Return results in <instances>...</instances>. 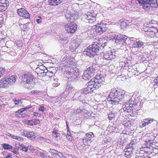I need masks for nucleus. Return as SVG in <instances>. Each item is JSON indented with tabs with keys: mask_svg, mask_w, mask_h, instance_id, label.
Segmentation results:
<instances>
[{
	"mask_svg": "<svg viewBox=\"0 0 158 158\" xmlns=\"http://www.w3.org/2000/svg\"><path fill=\"white\" fill-rule=\"evenodd\" d=\"M105 82V78L101 75H97L95 78L92 79L87 83V86L84 89L80 90L76 93V95L87 94H91L95 89H98Z\"/></svg>",
	"mask_w": 158,
	"mask_h": 158,
	"instance_id": "f257e3e1",
	"label": "nucleus"
},
{
	"mask_svg": "<svg viewBox=\"0 0 158 158\" xmlns=\"http://www.w3.org/2000/svg\"><path fill=\"white\" fill-rule=\"evenodd\" d=\"M102 43H95L90 45L83 52V54L86 55L90 58L94 57L98 53L100 50H102L106 45L108 40L103 39Z\"/></svg>",
	"mask_w": 158,
	"mask_h": 158,
	"instance_id": "f03ea898",
	"label": "nucleus"
},
{
	"mask_svg": "<svg viewBox=\"0 0 158 158\" xmlns=\"http://www.w3.org/2000/svg\"><path fill=\"white\" fill-rule=\"evenodd\" d=\"M34 79V75L31 73L28 72L22 76L20 84L25 88L31 89L35 84V81H33Z\"/></svg>",
	"mask_w": 158,
	"mask_h": 158,
	"instance_id": "7ed1b4c3",
	"label": "nucleus"
},
{
	"mask_svg": "<svg viewBox=\"0 0 158 158\" xmlns=\"http://www.w3.org/2000/svg\"><path fill=\"white\" fill-rule=\"evenodd\" d=\"M124 94V93L120 90L114 89L110 92L107 99L112 104L118 103L123 99Z\"/></svg>",
	"mask_w": 158,
	"mask_h": 158,
	"instance_id": "20e7f679",
	"label": "nucleus"
},
{
	"mask_svg": "<svg viewBox=\"0 0 158 158\" xmlns=\"http://www.w3.org/2000/svg\"><path fill=\"white\" fill-rule=\"evenodd\" d=\"M140 5L146 11L152 10L158 6V0H137Z\"/></svg>",
	"mask_w": 158,
	"mask_h": 158,
	"instance_id": "39448f33",
	"label": "nucleus"
},
{
	"mask_svg": "<svg viewBox=\"0 0 158 158\" xmlns=\"http://www.w3.org/2000/svg\"><path fill=\"white\" fill-rule=\"evenodd\" d=\"M98 13V11L95 10L94 8V10L87 12L82 19L86 23H93L96 20V18Z\"/></svg>",
	"mask_w": 158,
	"mask_h": 158,
	"instance_id": "423d86ee",
	"label": "nucleus"
},
{
	"mask_svg": "<svg viewBox=\"0 0 158 158\" xmlns=\"http://www.w3.org/2000/svg\"><path fill=\"white\" fill-rule=\"evenodd\" d=\"M64 61L63 62V64L64 65V68L66 70L67 76L72 75L73 73L77 74V72H79V70L76 67L73 68L72 67V65L73 62L67 60L66 63H64Z\"/></svg>",
	"mask_w": 158,
	"mask_h": 158,
	"instance_id": "0eeeda50",
	"label": "nucleus"
},
{
	"mask_svg": "<svg viewBox=\"0 0 158 158\" xmlns=\"http://www.w3.org/2000/svg\"><path fill=\"white\" fill-rule=\"evenodd\" d=\"M80 90H79V91ZM79 90L76 92V90L75 89V88L73 87L72 85L71 84H67L66 85V89L64 91L63 93L62 94V96H64V97H67V96L70 94V95H73V94L75 93L74 96L76 95L78 96V98H79L81 97H82L83 95H85V94H81V95H78V94L76 95V93L78 92ZM81 98H80V99Z\"/></svg>",
	"mask_w": 158,
	"mask_h": 158,
	"instance_id": "6e6552de",
	"label": "nucleus"
},
{
	"mask_svg": "<svg viewBox=\"0 0 158 158\" xmlns=\"http://www.w3.org/2000/svg\"><path fill=\"white\" fill-rule=\"evenodd\" d=\"M148 25L147 26L144 27L143 28L144 31L146 32L145 34L148 36L151 37H154L155 31L157 30V27L154 25H152V24L151 23Z\"/></svg>",
	"mask_w": 158,
	"mask_h": 158,
	"instance_id": "1a4fd4ad",
	"label": "nucleus"
},
{
	"mask_svg": "<svg viewBox=\"0 0 158 158\" xmlns=\"http://www.w3.org/2000/svg\"><path fill=\"white\" fill-rule=\"evenodd\" d=\"M74 21H69V22L64 26L65 31L68 33H73L76 31L77 25Z\"/></svg>",
	"mask_w": 158,
	"mask_h": 158,
	"instance_id": "9d476101",
	"label": "nucleus"
},
{
	"mask_svg": "<svg viewBox=\"0 0 158 158\" xmlns=\"http://www.w3.org/2000/svg\"><path fill=\"white\" fill-rule=\"evenodd\" d=\"M106 24L105 23H101L95 25L94 30L96 33L101 34L107 30Z\"/></svg>",
	"mask_w": 158,
	"mask_h": 158,
	"instance_id": "9b49d317",
	"label": "nucleus"
},
{
	"mask_svg": "<svg viewBox=\"0 0 158 158\" xmlns=\"http://www.w3.org/2000/svg\"><path fill=\"white\" fill-rule=\"evenodd\" d=\"M127 38V36L122 35V36L117 43V45L118 47H119L122 49L126 48L127 44L126 42Z\"/></svg>",
	"mask_w": 158,
	"mask_h": 158,
	"instance_id": "f8f14e48",
	"label": "nucleus"
},
{
	"mask_svg": "<svg viewBox=\"0 0 158 158\" xmlns=\"http://www.w3.org/2000/svg\"><path fill=\"white\" fill-rule=\"evenodd\" d=\"M65 17L67 20L69 21L75 20L78 17V15L75 11L72 10L71 11H67L65 12Z\"/></svg>",
	"mask_w": 158,
	"mask_h": 158,
	"instance_id": "ddd939ff",
	"label": "nucleus"
},
{
	"mask_svg": "<svg viewBox=\"0 0 158 158\" xmlns=\"http://www.w3.org/2000/svg\"><path fill=\"white\" fill-rule=\"evenodd\" d=\"M94 135L92 132L90 133H87L84 137L82 141L85 145H88L91 143L93 141V138Z\"/></svg>",
	"mask_w": 158,
	"mask_h": 158,
	"instance_id": "4468645a",
	"label": "nucleus"
},
{
	"mask_svg": "<svg viewBox=\"0 0 158 158\" xmlns=\"http://www.w3.org/2000/svg\"><path fill=\"white\" fill-rule=\"evenodd\" d=\"M86 70L89 71L91 74L94 76L95 73L98 70V66L96 64L93 63L90 66H87Z\"/></svg>",
	"mask_w": 158,
	"mask_h": 158,
	"instance_id": "2eb2a0df",
	"label": "nucleus"
},
{
	"mask_svg": "<svg viewBox=\"0 0 158 158\" xmlns=\"http://www.w3.org/2000/svg\"><path fill=\"white\" fill-rule=\"evenodd\" d=\"M18 14L20 16L24 17L26 19H29L30 15L28 12L23 8H21L17 10Z\"/></svg>",
	"mask_w": 158,
	"mask_h": 158,
	"instance_id": "dca6fc26",
	"label": "nucleus"
},
{
	"mask_svg": "<svg viewBox=\"0 0 158 158\" xmlns=\"http://www.w3.org/2000/svg\"><path fill=\"white\" fill-rule=\"evenodd\" d=\"M132 39H134L132 38ZM134 40H134V42L132 44V48H143L144 43L142 41H140L139 39H134Z\"/></svg>",
	"mask_w": 158,
	"mask_h": 158,
	"instance_id": "f3484780",
	"label": "nucleus"
},
{
	"mask_svg": "<svg viewBox=\"0 0 158 158\" xmlns=\"http://www.w3.org/2000/svg\"><path fill=\"white\" fill-rule=\"evenodd\" d=\"M79 75V72H77V74L73 73L72 75L66 76V77L69 81L76 82L78 79Z\"/></svg>",
	"mask_w": 158,
	"mask_h": 158,
	"instance_id": "a211bd4d",
	"label": "nucleus"
},
{
	"mask_svg": "<svg viewBox=\"0 0 158 158\" xmlns=\"http://www.w3.org/2000/svg\"><path fill=\"white\" fill-rule=\"evenodd\" d=\"M89 71L86 70H85L83 75H82V78L85 80H89L91 77L94 76Z\"/></svg>",
	"mask_w": 158,
	"mask_h": 158,
	"instance_id": "6ab92c4d",
	"label": "nucleus"
},
{
	"mask_svg": "<svg viewBox=\"0 0 158 158\" xmlns=\"http://www.w3.org/2000/svg\"><path fill=\"white\" fill-rule=\"evenodd\" d=\"M23 134L25 136L27 137L29 139L31 140H33L35 139V136L34 133L32 132H29L27 131H25Z\"/></svg>",
	"mask_w": 158,
	"mask_h": 158,
	"instance_id": "aec40b11",
	"label": "nucleus"
},
{
	"mask_svg": "<svg viewBox=\"0 0 158 158\" xmlns=\"http://www.w3.org/2000/svg\"><path fill=\"white\" fill-rule=\"evenodd\" d=\"M78 44L77 43L72 42L69 44V49L71 52L76 51L77 48L78 47Z\"/></svg>",
	"mask_w": 158,
	"mask_h": 158,
	"instance_id": "412c9836",
	"label": "nucleus"
},
{
	"mask_svg": "<svg viewBox=\"0 0 158 158\" xmlns=\"http://www.w3.org/2000/svg\"><path fill=\"white\" fill-rule=\"evenodd\" d=\"M60 42L63 44H66L69 41V38L63 35H60L59 37Z\"/></svg>",
	"mask_w": 158,
	"mask_h": 158,
	"instance_id": "4be33fe9",
	"label": "nucleus"
},
{
	"mask_svg": "<svg viewBox=\"0 0 158 158\" xmlns=\"http://www.w3.org/2000/svg\"><path fill=\"white\" fill-rule=\"evenodd\" d=\"M153 120H154L153 119H150L149 118H147L144 119L142 125V127H145L149 124L152 123L153 122Z\"/></svg>",
	"mask_w": 158,
	"mask_h": 158,
	"instance_id": "5701e85b",
	"label": "nucleus"
},
{
	"mask_svg": "<svg viewBox=\"0 0 158 158\" xmlns=\"http://www.w3.org/2000/svg\"><path fill=\"white\" fill-rule=\"evenodd\" d=\"M113 53L112 52L110 51L106 53L104 56V58L107 60H111L112 59H114L113 56Z\"/></svg>",
	"mask_w": 158,
	"mask_h": 158,
	"instance_id": "b1692460",
	"label": "nucleus"
},
{
	"mask_svg": "<svg viewBox=\"0 0 158 158\" xmlns=\"http://www.w3.org/2000/svg\"><path fill=\"white\" fill-rule=\"evenodd\" d=\"M138 101L139 100L137 98H136L135 97L132 96L130 100H129V102H131L132 104V105L134 106V108H136V107H137V105L138 102Z\"/></svg>",
	"mask_w": 158,
	"mask_h": 158,
	"instance_id": "393cba45",
	"label": "nucleus"
},
{
	"mask_svg": "<svg viewBox=\"0 0 158 158\" xmlns=\"http://www.w3.org/2000/svg\"><path fill=\"white\" fill-rule=\"evenodd\" d=\"M6 79L7 81L8 82L9 85L13 84L16 81V78L13 75H9Z\"/></svg>",
	"mask_w": 158,
	"mask_h": 158,
	"instance_id": "a878e982",
	"label": "nucleus"
},
{
	"mask_svg": "<svg viewBox=\"0 0 158 158\" xmlns=\"http://www.w3.org/2000/svg\"><path fill=\"white\" fill-rule=\"evenodd\" d=\"M63 0H49L48 4L51 6H56L60 3Z\"/></svg>",
	"mask_w": 158,
	"mask_h": 158,
	"instance_id": "bb28decb",
	"label": "nucleus"
},
{
	"mask_svg": "<svg viewBox=\"0 0 158 158\" xmlns=\"http://www.w3.org/2000/svg\"><path fill=\"white\" fill-rule=\"evenodd\" d=\"M8 85H9V84L6 78L1 82L0 84V86L3 88H5Z\"/></svg>",
	"mask_w": 158,
	"mask_h": 158,
	"instance_id": "cd10ccee",
	"label": "nucleus"
},
{
	"mask_svg": "<svg viewBox=\"0 0 158 158\" xmlns=\"http://www.w3.org/2000/svg\"><path fill=\"white\" fill-rule=\"evenodd\" d=\"M3 148L5 150H9L12 149L13 148L12 146L9 144L6 143H3L2 144Z\"/></svg>",
	"mask_w": 158,
	"mask_h": 158,
	"instance_id": "c85d7f7f",
	"label": "nucleus"
},
{
	"mask_svg": "<svg viewBox=\"0 0 158 158\" xmlns=\"http://www.w3.org/2000/svg\"><path fill=\"white\" fill-rule=\"evenodd\" d=\"M136 108H134V106H132L130 105L126 109V110H123L125 111H127V112H130L132 110L133 111L132 112H133V110H135Z\"/></svg>",
	"mask_w": 158,
	"mask_h": 158,
	"instance_id": "c756f323",
	"label": "nucleus"
},
{
	"mask_svg": "<svg viewBox=\"0 0 158 158\" xmlns=\"http://www.w3.org/2000/svg\"><path fill=\"white\" fill-rule=\"evenodd\" d=\"M9 1L7 0H0V6L2 5L9 6Z\"/></svg>",
	"mask_w": 158,
	"mask_h": 158,
	"instance_id": "7c9ffc66",
	"label": "nucleus"
},
{
	"mask_svg": "<svg viewBox=\"0 0 158 158\" xmlns=\"http://www.w3.org/2000/svg\"><path fill=\"white\" fill-rule=\"evenodd\" d=\"M115 115L114 113L111 112L110 113H109L108 115V119L111 120L113 118H114L115 117Z\"/></svg>",
	"mask_w": 158,
	"mask_h": 158,
	"instance_id": "2f4dec72",
	"label": "nucleus"
},
{
	"mask_svg": "<svg viewBox=\"0 0 158 158\" xmlns=\"http://www.w3.org/2000/svg\"><path fill=\"white\" fill-rule=\"evenodd\" d=\"M6 73L5 69L3 68L0 67V78Z\"/></svg>",
	"mask_w": 158,
	"mask_h": 158,
	"instance_id": "473e14b6",
	"label": "nucleus"
},
{
	"mask_svg": "<svg viewBox=\"0 0 158 158\" xmlns=\"http://www.w3.org/2000/svg\"><path fill=\"white\" fill-rule=\"evenodd\" d=\"M131 105L132 106H133L132 104L131 103V102H129V104L127 103H126L125 104L123 105V110H126V109L127 108V107H128L130 106Z\"/></svg>",
	"mask_w": 158,
	"mask_h": 158,
	"instance_id": "72a5a7b5",
	"label": "nucleus"
},
{
	"mask_svg": "<svg viewBox=\"0 0 158 158\" xmlns=\"http://www.w3.org/2000/svg\"><path fill=\"white\" fill-rule=\"evenodd\" d=\"M31 93L32 94H35L36 95H40L41 94V92L40 90H33L31 92Z\"/></svg>",
	"mask_w": 158,
	"mask_h": 158,
	"instance_id": "f704fd0d",
	"label": "nucleus"
},
{
	"mask_svg": "<svg viewBox=\"0 0 158 158\" xmlns=\"http://www.w3.org/2000/svg\"><path fill=\"white\" fill-rule=\"evenodd\" d=\"M126 21H123L121 22L120 26L122 27H125L127 26L128 25V24L126 22Z\"/></svg>",
	"mask_w": 158,
	"mask_h": 158,
	"instance_id": "c9c22d12",
	"label": "nucleus"
},
{
	"mask_svg": "<svg viewBox=\"0 0 158 158\" xmlns=\"http://www.w3.org/2000/svg\"><path fill=\"white\" fill-rule=\"evenodd\" d=\"M116 37L115 42L116 43H117L118 41H119V39L122 36V35H121L120 34H117L116 35Z\"/></svg>",
	"mask_w": 158,
	"mask_h": 158,
	"instance_id": "e433bc0d",
	"label": "nucleus"
},
{
	"mask_svg": "<svg viewBox=\"0 0 158 158\" xmlns=\"http://www.w3.org/2000/svg\"><path fill=\"white\" fill-rule=\"evenodd\" d=\"M57 151L52 149H50L49 150V152L51 153L53 156H54Z\"/></svg>",
	"mask_w": 158,
	"mask_h": 158,
	"instance_id": "4c0bfd02",
	"label": "nucleus"
},
{
	"mask_svg": "<svg viewBox=\"0 0 158 158\" xmlns=\"http://www.w3.org/2000/svg\"><path fill=\"white\" fill-rule=\"evenodd\" d=\"M116 35L117 34H112L110 35V39L114 41H115Z\"/></svg>",
	"mask_w": 158,
	"mask_h": 158,
	"instance_id": "58836bf2",
	"label": "nucleus"
},
{
	"mask_svg": "<svg viewBox=\"0 0 158 158\" xmlns=\"http://www.w3.org/2000/svg\"><path fill=\"white\" fill-rule=\"evenodd\" d=\"M57 131V130H55L52 132V135L54 137L56 138L57 137L59 136V133H58Z\"/></svg>",
	"mask_w": 158,
	"mask_h": 158,
	"instance_id": "ea45409f",
	"label": "nucleus"
},
{
	"mask_svg": "<svg viewBox=\"0 0 158 158\" xmlns=\"http://www.w3.org/2000/svg\"><path fill=\"white\" fill-rule=\"evenodd\" d=\"M29 24V22H28L24 24V25L23 26V29H24L23 30V31H26L29 28V27L28 26V24Z\"/></svg>",
	"mask_w": 158,
	"mask_h": 158,
	"instance_id": "a19ab883",
	"label": "nucleus"
},
{
	"mask_svg": "<svg viewBox=\"0 0 158 158\" xmlns=\"http://www.w3.org/2000/svg\"><path fill=\"white\" fill-rule=\"evenodd\" d=\"M27 123L28 125H29L30 126H33L34 125V122L33 120V119H32L31 120H27Z\"/></svg>",
	"mask_w": 158,
	"mask_h": 158,
	"instance_id": "79ce46f5",
	"label": "nucleus"
},
{
	"mask_svg": "<svg viewBox=\"0 0 158 158\" xmlns=\"http://www.w3.org/2000/svg\"><path fill=\"white\" fill-rule=\"evenodd\" d=\"M45 72L44 71V69H41L39 71V73H38V74H40V76H44L45 74Z\"/></svg>",
	"mask_w": 158,
	"mask_h": 158,
	"instance_id": "37998d69",
	"label": "nucleus"
},
{
	"mask_svg": "<svg viewBox=\"0 0 158 158\" xmlns=\"http://www.w3.org/2000/svg\"><path fill=\"white\" fill-rule=\"evenodd\" d=\"M48 72H45V75L48 77H52L53 76V73H49L48 70H47Z\"/></svg>",
	"mask_w": 158,
	"mask_h": 158,
	"instance_id": "c03bdc74",
	"label": "nucleus"
},
{
	"mask_svg": "<svg viewBox=\"0 0 158 158\" xmlns=\"http://www.w3.org/2000/svg\"><path fill=\"white\" fill-rule=\"evenodd\" d=\"M40 139L41 140L44 141V142H46L48 143H49V141H50L49 140L42 137H40Z\"/></svg>",
	"mask_w": 158,
	"mask_h": 158,
	"instance_id": "a18cd8bd",
	"label": "nucleus"
},
{
	"mask_svg": "<svg viewBox=\"0 0 158 158\" xmlns=\"http://www.w3.org/2000/svg\"><path fill=\"white\" fill-rule=\"evenodd\" d=\"M66 138L67 139L70 141H71L73 140V137L69 134L68 133H67V135H66Z\"/></svg>",
	"mask_w": 158,
	"mask_h": 158,
	"instance_id": "49530a36",
	"label": "nucleus"
},
{
	"mask_svg": "<svg viewBox=\"0 0 158 158\" xmlns=\"http://www.w3.org/2000/svg\"><path fill=\"white\" fill-rule=\"evenodd\" d=\"M33 120L34 122V125H35L39 124L40 122V120L38 119H33Z\"/></svg>",
	"mask_w": 158,
	"mask_h": 158,
	"instance_id": "de8ad7c7",
	"label": "nucleus"
},
{
	"mask_svg": "<svg viewBox=\"0 0 158 158\" xmlns=\"http://www.w3.org/2000/svg\"><path fill=\"white\" fill-rule=\"evenodd\" d=\"M22 149L21 151H24L25 152H27V150H28V148H29L27 147H26L23 144V146H22Z\"/></svg>",
	"mask_w": 158,
	"mask_h": 158,
	"instance_id": "09e8293b",
	"label": "nucleus"
},
{
	"mask_svg": "<svg viewBox=\"0 0 158 158\" xmlns=\"http://www.w3.org/2000/svg\"><path fill=\"white\" fill-rule=\"evenodd\" d=\"M11 152L15 154H19V152L17 151V147H15L13 148L11 150Z\"/></svg>",
	"mask_w": 158,
	"mask_h": 158,
	"instance_id": "8fccbe9b",
	"label": "nucleus"
},
{
	"mask_svg": "<svg viewBox=\"0 0 158 158\" xmlns=\"http://www.w3.org/2000/svg\"><path fill=\"white\" fill-rule=\"evenodd\" d=\"M39 156L42 158H46V157H48V156H45L44 154L42 152H39Z\"/></svg>",
	"mask_w": 158,
	"mask_h": 158,
	"instance_id": "3c124183",
	"label": "nucleus"
},
{
	"mask_svg": "<svg viewBox=\"0 0 158 158\" xmlns=\"http://www.w3.org/2000/svg\"><path fill=\"white\" fill-rule=\"evenodd\" d=\"M23 146V144H20L19 145L18 147V150L21 151L22 149V146Z\"/></svg>",
	"mask_w": 158,
	"mask_h": 158,
	"instance_id": "603ef678",
	"label": "nucleus"
},
{
	"mask_svg": "<svg viewBox=\"0 0 158 158\" xmlns=\"http://www.w3.org/2000/svg\"><path fill=\"white\" fill-rule=\"evenodd\" d=\"M132 145H130V143L127 147V149L128 150L129 149H133V147H132Z\"/></svg>",
	"mask_w": 158,
	"mask_h": 158,
	"instance_id": "864d4df0",
	"label": "nucleus"
},
{
	"mask_svg": "<svg viewBox=\"0 0 158 158\" xmlns=\"http://www.w3.org/2000/svg\"><path fill=\"white\" fill-rule=\"evenodd\" d=\"M58 157L61 158H65V157L64 156L63 154L60 152H59V153Z\"/></svg>",
	"mask_w": 158,
	"mask_h": 158,
	"instance_id": "5fc2aeb1",
	"label": "nucleus"
},
{
	"mask_svg": "<svg viewBox=\"0 0 158 158\" xmlns=\"http://www.w3.org/2000/svg\"><path fill=\"white\" fill-rule=\"evenodd\" d=\"M33 115L36 116L38 117H40L41 115V114L39 113L38 112H34L33 113Z\"/></svg>",
	"mask_w": 158,
	"mask_h": 158,
	"instance_id": "6e6d98bb",
	"label": "nucleus"
},
{
	"mask_svg": "<svg viewBox=\"0 0 158 158\" xmlns=\"http://www.w3.org/2000/svg\"><path fill=\"white\" fill-rule=\"evenodd\" d=\"M82 111V110L80 108V107H79L78 108H77L76 111V112L78 113H81Z\"/></svg>",
	"mask_w": 158,
	"mask_h": 158,
	"instance_id": "4d7b16f0",
	"label": "nucleus"
},
{
	"mask_svg": "<svg viewBox=\"0 0 158 158\" xmlns=\"http://www.w3.org/2000/svg\"><path fill=\"white\" fill-rule=\"evenodd\" d=\"M15 116L17 117L21 118V115L20 114L16 113V111L15 112Z\"/></svg>",
	"mask_w": 158,
	"mask_h": 158,
	"instance_id": "13d9d810",
	"label": "nucleus"
},
{
	"mask_svg": "<svg viewBox=\"0 0 158 158\" xmlns=\"http://www.w3.org/2000/svg\"><path fill=\"white\" fill-rule=\"evenodd\" d=\"M154 81L156 84L158 85V77H156L154 80Z\"/></svg>",
	"mask_w": 158,
	"mask_h": 158,
	"instance_id": "bf43d9fd",
	"label": "nucleus"
},
{
	"mask_svg": "<svg viewBox=\"0 0 158 158\" xmlns=\"http://www.w3.org/2000/svg\"><path fill=\"white\" fill-rule=\"evenodd\" d=\"M39 110L42 112L44 111V107L43 106H41L39 107Z\"/></svg>",
	"mask_w": 158,
	"mask_h": 158,
	"instance_id": "052dcab7",
	"label": "nucleus"
},
{
	"mask_svg": "<svg viewBox=\"0 0 158 158\" xmlns=\"http://www.w3.org/2000/svg\"><path fill=\"white\" fill-rule=\"evenodd\" d=\"M10 136L11 137V138L14 139H17L18 137V136H15L11 134H10Z\"/></svg>",
	"mask_w": 158,
	"mask_h": 158,
	"instance_id": "680f3d73",
	"label": "nucleus"
},
{
	"mask_svg": "<svg viewBox=\"0 0 158 158\" xmlns=\"http://www.w3.org/2000/svg\"><path fill=\"white\" fill-rule=\"evenodd\" d=\"M4 22V18L2 17V15L0 14V22Z\"/></svg>",
	"mask_w": 158,
	"mask_h": 158,
	"instance_id": "e2e57ef3",
	"label": "nucleus"
},
{
	"mask_svg": "<svg viewBox=\"0 0 158 158\" xmlns=\"http://www.w3.org/2000/svg\"><path fill=\"white\" fill-rule=\"evenodd\" d=\"M28 149L30 150L31 151L32 150H34V149H33V146H30L28 147Z\"/></svg>",
	"mask_w": 158,
	"mask_h": 158,
	"instance_id": "0e129e2a",
	"label": "nucleus"
},
{
	"mask_svg": "<svg viewBox=\"0 0 158 158\" xmlns=\"http://www.w3.org/2000/svg\"><path fill=\"white\" fill-rule=\"evenodd\" d=\"M155 36L157 38L158 37V29H157L156 31H155Z\"/></svg>",
	"mask_w": 158,
	"mask_h": 158,
	"instance_id": "69168bd1",
	"label": "nucleus"
},
{
	"mask_svg": "<svg viewBox=\"0 0 158 158\" xmlns=\"http://www.w3.org/2000/svg\"><path fill=\"white\" fill-rule=\"evenodd\" d=\"M59 152L57 151V152L54 155V156L56 157V158H58V156H59Z\"/></svg>",
	"mask_w": 158,
	"mask_h": 158,
	"instance_id": "338daca9",
	"label": "nucleus"
},
{
	"mask_svg": "<svg viewBox=\"0 0 158 158\" xmlns=\"http://www.w3.org/2000/svg\"><path fill=\"white\" fill-rule=\"evenodd\" d=\"M36 22L38 23H40L41 22V19H36Z\"/></svg>",
	"mask_w": 158,
	"mask_h": 158,
	"instance_id": "774afa93",
	"label": "nucleus"
}]
</instances>
